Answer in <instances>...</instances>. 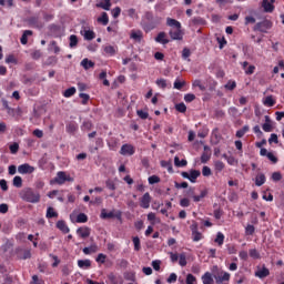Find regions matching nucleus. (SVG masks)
Wrapping results in <instances>:
<instances>
[{
  "mask_svg": "<svg viewBox=\"0 0 284 284\" xmlns=\"http://www.w3.org/2000/svg\"><path fill=\"white\" fill-rule=\"evenodd\" d=\"M190 192L194 203H199L202 199L207 196V191H201L200 195H194V189H190Z\"/></svg>",
  "mask_w": 284,
  "mask_h": 284,
  "instance_id": "16",
  "label": "nucleus"
},
{
  "mask_svg": "<svg viewBox=\"0 0 284 284\" xmlns=\"http://www.w3.org/2000/svg\"><path fill=\"white\" fill-rule=\"evenodd\" d=\"M21 197L23 201H27V203H39V201H41V194L34 192L32 189L24 190Z\"/></svg>",
  "mask_w": 284,
  "mask_h": 284,
  "instance_id": "1",
  "label": "nucleus"
},
{
  "mask_svg": "<svg viewBox=\"0 0 284 284\" xmlns=\"http://www.w3.org/2000/svg\"><path fill=\"white\" fill-rule=\"evenodd\" d=\"M156 85L160 87L162 90H165V88H168V81L165 79H158Z\"/></svg>",
  "mask_w": 284,
  "mask_h": 284,
  "instance_id": "44",
  "label": "nucleus"
},
{
  "mask_svg": "<svg viewBox=\"0 0 284 284\" xmlns=\"http://www.w3.org/2000/svg\"><path fill=\"white\" fill-rule=\"evenodd\" d=\"M81 34L85 39V41H92V39H94V37H97L94 31H92L88 28H83V30H81Z\"/></svg>",
  "mask_w": 284,
  "mask_h": 284,
  "instance_id": "15",
  "label": "nucleus"
},
{
  "mask_svg": "<svg viewBox=\"0 0 284 284\" xmlns=\"http://www.w3.org/2000/svg\"><path fill=\"white\" fill-rule=\"evenodd\" d=\"M134 251L139 252L141 250V240L139 237H133Z\"/></svg>",
  "mask_w": 284,
  "mask_h": 284,
  "instance_id": "48",
  "label": "nucleus"
},
{
  "mask_svg": "<svg viewBox=\"0 0 284 284\" xmlns=\"http://www.w3.org/2000/svg\"><path fill=\"white\" fill-rule=\"evenodd\" d=\"M28 37H32V31L30 30H26L20 39V42L22 43V45H27L28 44Z\"/></svg>",
  "mask_w": 284,
  "mask_h": 284,
  "instance_id": "29",
  "label": "nucleus"
},
{
  "mask_svg": "<svg viewBox=\"0 0 284 284\" xmlns=\"http://www.w3.org/2000/svg\"><path fill=\"white\" fill-rule=\"evenodd\" d=\"M255 276H257V278H265L270 276V270H267V267H262L255 273Z\"/></svg>",
  "mask_w": 284,
  "mask_h": 284,
  "instance_id": "23",
  "label": "nucleus"
},
{
  "mask_svg": "<svg viewBox=\"0 0 284 284\" xmlns=\"http://www.w3.org/2000/svg\"><path fill=\"white\" fill-rule=\"evenodd\" d=\"M190 200L187 197H183L182 200H180V205L181 207H190Z\"/></svg>",
  "mask_w": 284,
  "mask_h": 284,
  "instance_id": "53",
  "label": "nucleus"
},
{
  "mask_svg": "<svg viewBox=\"0 0 284 284\" xmlns=\"http://www.w3.org/2000/svg\"><path fill=\"white\" fill-rule=\"evenodd\" d=\"M231 276L232 275H230V273L222 271L217 276H214V278H215V282L220 284V283H225V281H230Z\"/></svg>",
  "mask_w": 284,
  "mask_h": 284,
  "instance_id": "13",
  "label": "nucleus"
},
{
  "mask_svg": "<svg viewBox=\"0 0 284 284\" xmlns=\"http://www.w3.org/2000/svg\"><path fill=\"white\" fill-rule=\"evenodd\" d=\"M225 90H234L236 88V81L230 80L225 85Z\"/></svg>",
  "mask_w": 284,
  "mask_h": 284,
  "instance_id": "46",
  "label": "nucleus"
},
{
  "mask_svg": "<svg viewBox=\"0 0 284 284\" xmlns=\"http://www.w3.org/2000/svg\"><path fill=\"white\" fill-rule=\"evenodd\" d=\"M250 131V126H244L243 129L236 131L237 139H243L245 136V133Z\"/></svg>",
  "mask_w": 284,
  "mask_h": 284,
  "instance_id": "38",
  "label": "nucleus"
},
{
  "mask_svg": "<svg viewBox=\"0 0 284 284\" xmlns=\"http://www.w3.org/2000/svg\"><path fill=\"white\" fill-rule=\"evenodd\" d=\"M57 216H59V214L54 212V209L49 207L47 211V219H54Z\"/></svg>",
  "mask_w": 284,
  "mask_h": 284,
  "instance_id": "43",
  "label": "nucleus"
},
{
  "mask_svg": "<svg viewBox=\"0 0 284 284\" xmlns=\"http://www.w3.org/2000/svg\"><path fill=\"white\" fill-rule=\"evenodd\" d=\"M166 26H169L170 28H181V22H179L175 19L168 18L166 19Z\"/></svg>",
  "mask_w": 284,
  "mask_h": 284,
  "instance_id": "27",
  "label": "nucleus"
},
{
  "mask_svg": "<svg viewBox=\"0 0 284 284\" xmlns=\"http://www.w3.org/2000/svg\"><path fill=\"white\" fill-rule=\"evenodd\" d=\"M191 232H192V239L195 242L202 241L203 240V234L199 232V225L197 224H192L191 225Z\"/></svg>",
  "mask_w": 284,
  "mask_h": 284,
  "instance_id": "7",
  "label": "nucleus"
},
{
  "mask_svg": "<svg viewBox=\"0 0 284 284\" xmlns=\"http://www.w3.org/2000/svg\"><path fill=\"white\" fill-rule=\"evenodd\" d=\"M214 241L221 247V245H223V243H225V235L222 232H217Z\"/></svg>",
  "mask_w": 284,
  "mask_h": 284,
  "instance_id": "30",
  "label": "nucleus"
},
{
  "mask_svg": "<svg viewBox=\"0 0 284 284\" xmlns=\"http://www.w3.org/2000/svg\"><path fill=\"white\" fill-rule=\"evenodd\" d=\"M186 284H196V277L193 274H187Z\"/></svg>",
  "mask_w": 284,
  "mask_h": 284,
  "instance_id": "50",
  "label": "nucleus"
},
{
  "mask_svg": "<svg viewBox=\"0 0 284 284\" xmlns=\"http://www.w3.org/2000/svg\"><path fill=\"white\" fill-rule=\"evenodd\" d=\"M111 7L112 3L110 2V0H103L97 4V8H102V10H110Z\"/></svg>",
  "mask_w": 284,
  "mask_h": 284,
  "instance_id": "28",
  "label": "nucleus"
},
{
  "mask_svg": "<svg viewBox=\"0 0 284 284\" xmlns=\"http://www.w3.org/2000/svg\"><path fill=\"white\" fill-rule=\"evenodd\" d=\"M181 176H183V179H187L191 183H196V179L201 176V171L191 170L190 172H182Z\"/></svg>",
  "mask_w": 284,
  "mask_h": 284,
  "instance_id": "3",
  "label": "nucleus"
},
{
  "mask_svg": "<svg viewBox=\"0 0 284 284\" xmlns=\"http://www.w3.org/2000/svg\"><path fill=\"white\" fill-rule=\"evenodd\" d=\"M134 152H135V150L132 144H123L120 150V154H122L123 156H132V154H134Z\"/></svg>",
  "mask_w": 284,
  "mask_h": 284,
  "instance_id": "6",
  "label": "nucleus"
},
{
  "mask_svg": "<svg viewBox=\"0 0 284 284\" xmlns=\"http://www.w3.org/2000/svg\"><path fill=\"white\" fill-rule=\"evenodd\" d=\"M202 174L203 176H212V169L210 166H203Z\"/></svg>",
  "mask_w": 284,
  "mask_h": 284,
  "instance_id": "56",
  "label": "nucleus"
},
{
  "mask_svg": "<svg viewBox=\"0 0 284 284\" xmlns=\"http://www.w3.org/2000/svg\"><path fill=\"white\" fill-rule=\"evenodd\" d=\"M226 162L229 165H239V160H236L234 156L226 158Z\"/></svg>",
  "mask_w": 284,
  "mask_h": 284,
  "instance_id": "57",
  "label": "nucleus"
},
{
  "mask_svg": "<svg viewBox=\"0 0 284 284\" xmlns=\"http://www.w3.org/2000/svg\"><path fill=\"white\" fill-rule=\"evenodd\" d=\"M170 37L174 41H181V39H183V32L181 31V28L171 29Z\"/></svg>",
  "mask_w": 284,
  "mask_h": 284,
  "instance_id": "14",
  "label": "nucleus"
},
{
  "mask_svg": "<svg viewBox=\"0 0 284 284\" xmlns=\"http://www.w3.org/2000/svg\"><path fill=\"white\" fill-rule=\"evenodd\" d=\"M262 130L264 132H272V121L268 115L265 116V123L262 125Z\"/></svg>",
  "mask_w": 284,
  "mask_h": 284,
  "instance_id": "24",
  "label": "nucleus"
},
{
  "mask_svg": "<svg viewBox=\"0 0 284 284\" xmlns=\"http://www.w3.org/2000/svg\"><path fill=\"white\" fill-rule=\"evenodd\" d=\"M74 178L70 176V174L59 171L57 173V176L53 180V183H57L58 185H63L64 183H73Z\"/></svg>",
  "mask_w": 284,
  "mask_h": 284,
  "instance_id": "2",
  "label": "nucleus"
},
{
  "mask_svg": "<svg viewBox=\"0 0 284 284\" xmlns=\"http://www.w3.org/2000/svg\"><path fill=\"white\" fill-rule=\"evenodd\" d=\"M91 232L92 230H90V227L88 226H81L77 230V234L78 236H80V239H88Z\"/></svg>",
  "mask_w": 284,
  "mask_h": 284,
  "instance_id": "11",
  "label": "nucleus"
},
{
  "mask_svg": "<svg viewBox=\"0 0 284 284\" xmlns=\"http://www.w3.org/2000/svg\"><path fill=\"white\" fill-rule=\"evenodd\" d=\"M19 174H32L34 172V166L24 163L18 166Z\"/></svg>",
  "mask_w": 284,
  "mask_h": 284,
  "instance_id": "8",
  "label": "nucleus"
},
{
  "mask_svg": "<svg viewBox=\"0 0 284 284\" xmlns=\"http://www.w3.org/2000/svg\"><path fill=\"white\" fill-rule=\"evenodd\" d=\"M100 217L101 219H119V220H121V212H116V213H114V211L108 212V210L102 209Z\"/></svg>",
  "mask_w": 284,
  "mask_h": 284,
  "instance_id": "4",
  "label": "nucleus"
},
{
  "mask_svg": "<svg viewBox=\"0 0 284 284\" xmlns=\"http://www.w3.org/2000/svg\"><path fill=\"white\" fill-rule=\"evenodd\" d=\"M30 284H45L42 280H39V276L33 275L32 276V282Z\"/></svg>",
  "mask_w": 284,
  "mask_h": 284,
  "instance_id": "63",
  "label": "nucleus"
},
{
  "mask_svg": "<svg viewBox=\"0 0 284 284\" xmlns=\"http://www.w3.org/2000/svg\"><path fill=\"white\" fill-rule=\"evenodd\" d=\"M248 254L251 258H261V255L258 254V251H256V248H251Z\"/></svg>",
  "mask_w": 284,
  "mask_h": 284,
  "instance_id": "52",
  "label": "nucleus"
},
{
  "mask_svg": "<svg viewBox=\"0 0 284 284\" xmlns=\"http://www.w3.org/2000/svg\"><path fill=\"white\" fill-rule=\"evenodd\" d=\"M150 185H154V183H161V178L159 175H151L149 178Z\"/></svg>",
  "mask_w": 284,
  "mask_h": 284,
  "instance_id": "45",
  "label": "nucleus"
},
{
  "mask_svg": "<svg viewBox=\"0 0 284 284\" xmlns=\"http://www.w3.org/2000/svg\"><path fill=\"white\" fill-rule=\"evenodd\" d=\"M214 170L215 172H221L222 170H225V163L221 160L214 161Z\"/></svg>",
  "mask_w": 284,
  "mask_h": 284,
  "instance_id": "33",
  "label": "nucleus"
},
{
  "mask_svg": "<svg viewBox=\"0 0 284 284\" xmlns=\"http://www.w3.org/2000/svg\"><path fill=\"white\" fill-rule=\"evenodd\" d=\"M105 258H108V256L103 253L98 254L95 261L100 264L103 265L105 263Z\"/></svg>",
  "mask_w": 284,
  "mask_h": 284,
  "instance_id": "41",
  "label": "nucleus"
},
{
  "mask_svg": "<svg viewBox=\"0 0 284 284\" xmlns=\"http://www.w3.org/2000/svg\"><path fill=\"white\" fill-rule=\"evenodd\" d=\"M270 28H272V23L270 21H263V22H258L254 27V30H257L258 32H267Z\"/></svg>",
  "mask_w": 284,
  "mask_h": 284,
  "instance_id": "9",
  "label": "nucleus"
},
{
  "mask_svg": "<svg viewBox=\"0 0 284 284\" xmlns=\"http://www.w3.org/2000/svg\"><path fill=\"white\" fill-rule=\"evenodd\" d=\"M75 223H88V215L80 213L77 215Z\"/></svg>",
  "mask_w": 284,
  "mask_h": 284,
  "instance_id": "37",
  "label": "nucleus"
},
{
  "mask_svg": "<svg viewBox=\"0 0 284 284\" xmlns=\"http://www.w3.org/2000/svg\"><path fill=\"white\" fill-rule=\"evenodd\" d=\"M74 94H77V88L74 87L69 88L63 92V97H65V99H70V97H74Z\"/></svg>",
  "mask_w": 284,
  "mask_h": 284,
  "instance_id": "32",
  "label": "nucleus"
},
{
  "mask_svg": "<svg viewBox=\"0 0 284 284\" xmlns=\"http://www.w3.org/2000/svg\"><path fill=\"white\" fill-rule=\"evenodd\" d=\"M150 203H152V196L149 193H144L140 199V206L143 207V210H148L150 207Z\"/></svg>",
  "mask_w": 284,
  "mask_h": 284,
  "instance_id": "5",
  "label": "nucleus"
},
{
  "mask_svg": "<svg viewBox=\"0 0 284 284\" xmlns=\"http://www.w3.org/2000/svg\"><path fill=\"white\" fill-rule=\"evenodd\" d=\"M57 227L60 232H63V234H68L70 232V227H68V224H65L64 221H58Z\"/></svg>",
  "mask_w": 284,
  "mask_h": 284,
  "instance_id": "22",
  "label": "nucleus"
},
{
  "mask_svg": "<svg viewBox=\"0 0 284 284\" xmlns=\"http://www.w3.org/2000/svg\"><path fill=\"white\" fill-rule=\"evenodd\" d=\"M30 256H32V254L28 250L27 251H22V254L19 253V258L26 260V258H30Z\"/></svg>",
  "mask_w": 284,
  "mask_h": 284,
  "instance_id": "59",
  "label": "nucleus"
},
{
  "mask_svg": "<svg viewBox=\"0 0 284 284\" xmlns=\"http://www.w3.org/2000/svg\"><path fill=\"white\" fill-rule=\"evenodd\" d=\"M78 267H80V270H90V267H92V261H90V260H79L78 261Z\"/></svg>",
  "mask_w": 284,
  "mask_h": 284,
  "instance_id": "19",
  "label": "nucleus"
},
{
  "mask_svg": "<svg viewBox=\"0 0 284 284\" xmlns=\"http://www.w3.org/2000/svg\"><path fill=\"white\" fill-rule=\"evenodd\" d=\"M263 105L266 108H274V105H276V99H274L273 95H268L263 99Z\"/></svg>",
  "mask_w": 284,
  "mask_h": 284,
  "instance_id": "18",
  "label": "nucleus"
},
{
  "mask_svg": "<svg viewBox=\"0 0 284 284\" xmlns=\"http://www.w3.org/2000/svg\"><path fill=\"white\" fill-rule=\"evenodd\" d=\"M111 14H112L113 19H119V17L121 14V9L119 7H115L114 9H112Z\"/></svg>",
  "mask_w": 284,
  "mask_h": 284,
  "instance_id": "49",
  "label": "nucleus"
},
{
  "mask_svg": "<svg viewBox=\"0 0 284 284\" xmlns=\"http://www.w3.org/2000/svg\"><path fill=\"white\" fill-rule=\"evenodd\" d=\"M77 130H79V125L74 122H71L67 125V132L69 134H74V132H77Z\"/></svg>",
  "mask_w": 284,
  "mask_h": 284,
  "instance_id": "31",
  "label": "nucleus"
},
{
  "mask_svg": "<svg viewBox=\"0 0 284 284\" xmlns=\"http://www.w3.org/2000/svg\"><path fill=\"white\" fill-rule=\"evenodd\" d=\"M276 0H263L262 1V8L264 9V12H274V3Z\"/></svg>",
  "mask_w": 284,
  "mask_h": 284,
  "instance_id": "12",
  "label": "nucleus"
},
{
  "mask_svg": "<svg viewBox=\"0 0 284 284\" xmlns=\"http://www.w3.org/2000/svg\"><path fill=\"white\" fill-rule=\"evenodd\" d=\"M82 252L85 255L97 254V252H99V245L92 244L91 246L84 247Z\"/></svg>",
  "mask_w": 284,
  "mask_h": 284,
  "instance_id": "20",
  "label": "nucleus"
},
{
  "mask_svg": "<svg viewBox=\"0 0 284 284\" xmlns=\"http://www.w3.org/2000/svg\"><path fill=\"white\" fill-rule=\"evenodd\" d=\"M268 143L270 145H272V143H278V135H276V133L271 134Z\"/></svg>",
  "mask_w": 284,
  "mask_h": 284,
  "instance_id": "60",
  "label": "nucleus"
},
{
  "mask_svg": "<svg viewBox=\"0 0 284 284\" xmlns=\"http://www.w3.org/2000/svg\"><path fill=\"white\" fill-rule=\"evenodd\" d=\"M265 184V174H258L255 178V185H257V187H261V185Z\"/></svg>",
  "mask_w": 284,
  "mask_h": 284,
  "instance_id": "35",
  "label": "nucleus"
},
{
  "mask_svg": "<svg viewBox=\"0 0 284 284\" xmlns=\"http://www.w3.org/2000/svg\"><path fill=\"white\" fill-rule=\"evenodd\" d=\"M98 23H102V26H108V23H110V17H108V13L103 12L101 17L98 18Z\"/></svg>",
  "mask_w": 284,
  "mask_h": 284,
  "instance_id": "26",
  "label": "nucleus"
},
{
  "mask_svg": "<svg viewBox=\"0 0 284 284\" xmlns=\"http://www.w3.org/2000/svg\"><path fill=\"white\" fill-rule=\"evenodd\" d=\"M6 63H17V58H14V55L10 54L6 58Z\"/></svg>",
  "mask_w": 284,
  "mask_h": 284,
  "instance_id": "64",
  "label": "nucleus"
},
{
  "mask_svg": "<svg viewBox=\"0 0 284 284\" xmlns=\"http://www.w3.org/2000/svg\"><path fill=\"white\" fill-rule=\"evenodd\" d=\"M148 221H150L151 225H155L156 223V214L153 212H150L148 214Z\"/></svg>",
  "mask_w": 284,
  "mask_h": 284,
  "instance_id": "47",
  "label": "nucleus"
},
{
  "mask_svg": "<svg viewBox=\"0 0 284 284\" xmlns=\"http://www.w3.org/2000/svg\"><path fill=\"white\" fill-rule=\"evenodd\" d=\"M194 99H196V95H194L193 93H189L184 95V101L186 103H192V101H194Z\"/></svg>",
  "mask_w": 284,
  "mask_h": 284,
  "instance_id": "51",
  "label": "nucleus"
},
{
  "mask_svg": "<svg viewBox=\"0 0 284 284\" xmlns=\"http://www.w3.org/2000/svg\"><path fill=\"white\" fill-rule=\"evenodd\" d=\"M105 185H106L108 190H112V191L116 190V185L114 184V182L112 180H108L105 182Z\"/></svg>",
  "mask_w": 284,
  "mask_h": 284,
  "instance_id": "61",
  "label": "nucleus"
},
{
  "mask_svg": "<svg viewBox=\"0 0 284 284\" xmlns=\"http://www.w3.org/2000/svg\"><path fill=\"white\" fill-rule=\"evenodd\" d=\"M116 47L108 44L103 47V54H106V57H114V54H116Z\"/></svg>",
  "mask_w": 284,
  "mask_h": 284,
  "instance_id": "17",
  "label": "nucleus"
},
{
  "mask_svg": "<svg viewBox=\"0 0 284 284\" xmlns=\"http://www.w3.org/2000/svg\"><path fill=\"white\" fill-rule=\"evenodd\" d=\"M155 41L156 43H162V45L170 43V40H168V36L165 34V32H160L155 38Z\"/></svg>",
  "mask_w": 284,
  "mask_h": 284,
  "instance_id": "21",
  "label": "nucleus"
},
{
  "mask_svg": "<svg viewBox=\"0 0 284 284\" xmlns=\"http://www.w3.org/2000/svg\"><path fill=\"white\" fill-rule=\"evenodd\" d=\"M175 168H185L187 165V160H180L179 156L174 158Z\"/></svg>",
  "mask_w": 284,
  "mask_h": 284,
  "instance_id": "34",
  "label": "nucleus"
},
{
  "mask_svg": "<svg viewBox=\"0 0 284 284\" xmlns=\"http://www.w3.org/2000/svg\"><path fill=\"white\" fill-rule=\"evenodd\" d=\"M178 261H179V265H181V267H185V265H187V258L185 256V253H181Z\"/></svg>",
  "mask_w": 284,
  "mask_h": 284,
  "instance_id": "39",
  "label": "nucleus"
},
{
  "mask_svg": "<svg viewBox=\"0 0 284 284\" xmlns=\"http://www.w3.org/2000/svg\"><path fill=\"white\" fill-rule=\"evenodd\" d=\"M161 166L166 168V170L169 172H172V163L171 162H168V161L163 160V161H161Z\"/></svg>",
  "mask_w": 284,
  "mask_h": 284,
  "instance_id": "54",
  "label": "nucleus"
},
{
  "mask_svg": "<svg viewBox=\"0 0 284 284\" xmlns=\"http://www.w3.org/2000/svg\"><path fill=\"white\" fill-rule=\"evenodd\" d=\"M183 85H185V81H181L179 79L175 80V82H174L175 90H181L183 88Z\"/></svg>",
  "mask_w": 284,
  "mask_h": 284,
  "instance_id": "55",
  "label": "nucleus"
},
{
  "mask_svg": "<svg viewBox=\"0 0 284 284\" xmlns=\"http://www.w3.org/2000/svg\"><path fill=\"white\" fill-rule=\"evenodd\" d=\"M81 130H84V131L92 130V122L90 121L83 122Z\"/></svg>",
  "mask_w": 284,
  "mask_h": 284,
  "instance_id": "62",
  "label": "nucleus"
},
{
  "mask_svg": "<svg viewBox=\"0 0 284 284\" xmlns=\"http://www.w3.org/2000/svg\"><path fill=\"white\" fill-rule=\"evenodd\" d=\"M79 43V39L77 38V36L72 34L70 36V48H77Z\"/></svg>",
  "mask_w": 284,
  "mask_h": 284,
  "instance_id": "42",
  "label": "nucleus"
},
{
  "mask_svg": "<svg viewBox=\"0 0 284 284\" xmlns=\"http://www.w3.org/2000/svg\"><path fill=\"white\" fill-rule=\"evenodd\" d=\"M176 278H179L176 273H171L170 276L166 280V283H176Z\"/></svg>",
  "mask_w": 284,
  "mask_h": 284,
  "instance_id": "58",
  "label": "nucleus"
},
{
  "mask_svg": "<svg viewBox=\"0 0 284 284\" xmlns=\"http://www.w3.org/2000/svg\"><path fill=\"white\" fill-rule=\"evenodd\" d=\"M13 187H23V179L21 176L17 175L13 178Z\"/></svg>",
  "mask_w": 284,
  "mask_h": 284,
  "instance_id": "36",
  "label": "nucleus"
},
{
  "mask_svg": "<svg viewBox=\"0 0 284 284\" xmlns=\"http://www.w3.org/2000/svg\"><path fill=\"white\" fill-rule=\"evenodd\" d=\"M81 65L82 68H84V70H90V68H94V62H92L91 60H89L88 58H84L81 61Z\"/></svg>",
  "mask_w": 284,
  "mask_h": 284,
  "instance_id": "25",
  "label": "nucleus"
},
{
  "mask_svg": "<svg viewBox=\"0 0 284 284\" xmlns=\"http://www.w3.org/2000/svg\"><path fill=\"white\" fill-rule=\"evenodd\" d=\"M175 110L183 114V113H185L187 111V106L183 102L182 103H178V104H175Z\"/></svg>",
  "mask_w": 284,
  "mask_h": 284,
  "instance_id": "40",
  "label": "nucleus"
},
{
  "mask_svg": "<svg viewBox=\"0 0 284 284\" xmlns=\"http://www.w3.org/2000/svg\"><path fill=\"white\" fill-rule=\"evenodd\" d=\"M130 39H132L136 43H141V41H143V31H141V30H131Z\"/></svg>",
  "mask_w": 284,
  "mask_h": 284,
  "instance_id": "10",
  "label": "nucleus"
}]
</instances>
